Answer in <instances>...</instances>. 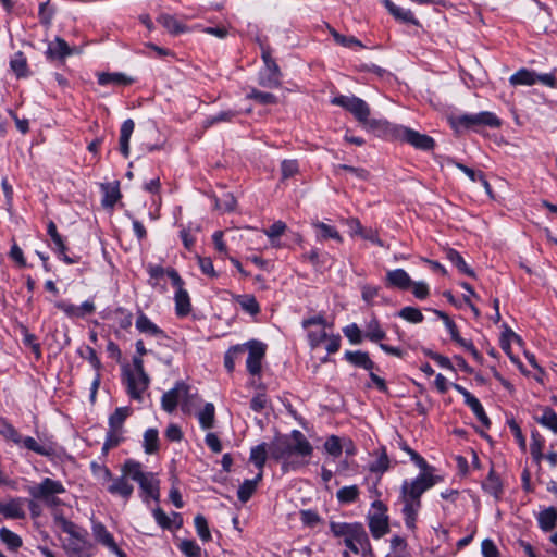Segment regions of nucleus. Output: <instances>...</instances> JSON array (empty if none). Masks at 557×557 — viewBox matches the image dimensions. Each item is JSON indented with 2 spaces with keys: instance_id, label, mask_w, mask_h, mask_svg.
Returning a JSON list of instances; mask_svg holds the SVG:
<instances>
[{
  "instance_id": "obj_32",
  "label": "nucleus",
  "mask_w": 557,
  "mask_h": 557,
  "mask_svg": "<svg viewBox=\"0 0 557 557\" xmlns=\"http://www.w3.org/2000/svg\"><path fill=\"white\" fill-rule=\"evenodd\" d=\"M539 525L543 531H550L556 527L557 511L555 508L549 507L540 512L537 517Z\"/></svg>"
},
{
  "instance_id": "obj_13",
  "label": "nucleus",
  "mask_w": 557,
  "mask_h": 557,
  "mask_svg": "<svg viewBox=\"0 0 557 557\" xmlns=\"http://www.w3.org/2000/svg\"><path fill=\"white\" fill-rule=\"evenodd\" d=\"M458 123L468 128L476 125H485L490 127L500 126V120L494 113L487 111L476 114H463L458 117Z\"/></svg>"
},
{
  "instance_id": "obj_22",
  "label": "nucleus",
  "mask_w": 557,
  "mask_h": 557,
  "mask_svg": "<svg viewBox=\"0 0 557 557\" xmlns=\"http://www.w3.org/2000/svg\"><path fill=\"white\" fill-rule=\"evenodd\" d=\"M387 11L397 20L403 23H408L418 26L419 21L414 17L413 13L401 7L396 5L391 0H383Z\"/></svg>"
},
{
  "instance_id": "obj_2",
  "label": "nucleus",
  "mask_w": 557,
  "mask_h": 557,
  "mask_svg": "<svg viewBox=\"0 0 557 557\" xmlns=\"http://www.w3.org/2000/svg\"><path fill=\"white\" fill-rule=\"evenodd\" d=\"M122 472L139 484L144 502L148 503L150 498L159 500V480L153 473L144 472L139 462L135 460L125 461L122 467Z\"/></svg>"
},
{
  "instance_id": "obj_42",
  "label": "nucleus",
  "mask_w": 557,
  "mask_h": 557,
  "mask_svg": "<svg viewBox=\"0 0 557 557\" xmlns=\"http://www.w3.org/2000/svg\"><path fill=\"white\" fill-rule=\"evenodd\" d=\"M102 190L104 193V196L102 198L103 207L112 208L121 197L119 187L106 184L102 185Z\"/></svg>"
},
{
  "instance_id": "obj_26",
  "label": "nucleus",
  "mask_w": 557,
  "mask_h": 557,
  "mask_svg": "<svg viewBox=\"0 0 557 557\" xmlns=\"http://www.w3.org/2000/svg\"><path fill=\"white\" fill-rule=\"evenodd\" d=\"M174 300L175 311L178 317H185L190 312L191 304L186 289L183 287L176 288Z\"/></svg>"
},
{
  "instance_id": "obj_40",
  "label": "nucleus",
  "mask_w": 557,
  "mask_h": 557,
  "mask_svg": "<svg viewBox=\"0 0 557 557\" xmlns=\"http://www.w3.org/2000/svg\"><path fill=\"white\" fill-rule=\"evenodd\" d=\"M447 256V259L458 268V270L469 276H474V272L472 269H470L468 267V264L466 263L465 259L461 257V255L454 250V249H449L446 253Z\"/></svg>"
},
{
  "instance_id": "obj_50",
  "label": "nucleus",
  "mask_w": 557,
  "mask_h": 557,
  "mask_svg": "<svg viewBox=\"0 0 557 557\" xmlns=\"http://www.w3.org/2000/svg\"><path fill=\"white\" fill-rule=\"evenodd\" d=\"M123 441V432L108 430L106 441L102 446V453L107 454L111 448L116 447Z\"/></svg>"
},
{
  "instance_id": "obj_55",
  "label": "nucleus",
  "mask_w": 557,
  "mask_h": 557,
  "mask_svg": "<svg viewBox=\"0 0 557 557\" xmlns=\"http://www.w3.org/2000/svg\"><path fill=\"white\" fill-rule=\"evenodd\" d=\"M245 347L240 345L233 346L230 348L224 356V366L228 372H232L235 367V358L238 354L244 352Z\"/></svg>"
},
{
  "instance_id": "obj_6",
  "label": "nucleus",
  "mask_w": 557,
  "mask_h": 557,
  "mask_svg": "<svg viewBox=\"0 0 557 557\" xmlns=\"http://www.w3.org/2000/svg\"><path fill=\"white\" fill-rule=\"evenodd\" d=\"M392 133L396 139L407 143L416 149L430 151L435 146V141L432 137L406 126L394 125L392 127Z\"/></svg>"
},
{
  "instance_id": "obj_10",
  "label": "nucleus",
  "mask_w": 557,
  "mask_h": 557,
  "mask_svg": "<svg viewBox=\"0 0 557 557\" xmlns=\"http://www.w3.org/2000/svg\"><path fill=\"white\" fill-rule=\"evenodd\" d=\"M399 500L403 505L401 513L407 529L414 531L418 513L422 507L421 499H414L407 493L400 491Z\"/></svg>"
},
{
  "instance_id": "obj_49",
  "label": "nucleus",
  "mask_w": 557,
  "mask_h": 557,
  "mask_svg": "<svg viewBox=\"0 0 557 557\" xmlns=\"http://www.w3.org/2000/svg\"><path fill=\"white\" fill-rule=\"evenodd\" d=\"M260 46H261V58L264 62L265 70L269 73H273L274 75H281V70L271 55L270 47L264 46L262 44Z\"/></svg>"
},
{
  "instance_id": "obj_21",
  "label": "nucleus",
  "mask_w": 557,
  "mask_h": 557,
  "mask_svg": "<svg viewBox=\"0 0 557 557\" xmlns=\"http://www.w3.org/2000/svg\"><path fill=\"white\" fill-rule=\"evenodd\" d=\"M72 53V48L61 37H57L53 41L49 42L46 52L47 57L53 60H63Z\"/></svg>"
},
{
  "instance_id": "obj_36",
  "label": "nucleus",
  "mask_w": 557,
  "mask_h": 557,
  "mask_svg": "<svg viewBox=\"0 0 557 557\" xmlns=\"http://www.w3.org/2000/svg\"><path fill=\"white\" fill-rule=\"evenodd\" d=\"M215 409L213 404L207 403L199 411L198 419L202 429H211L214 424Z\"/></svg>"
},
{
  "instance_id": "obj_24",
  "label": "nucleus",
  "mask_w": 557,
  "mask_h": 557,
  "mask_svg": "<svg viewBox=\"0 0 557 557\" xmlns=\"http://www.w3.org/2000/svg\"><path fill=\"white\" fill-rule=\"evenodd\" d=\"M134 121L127 119L123 122L120 131V151L127 158L129 156V139L134 132Z\"/></svg>"
},
{
  "instance_id": "obj_54",
  "label": "nucleus",
  "mask_w": 557,
  "mask_h": 557,
  "mask_svg": "<svg viewBox=\"0 0 557 557\" xmlns=\"http://www.w3.org/2000/svg\"><path fill=\"white\" fill-rule=\"evenodd\" d=\"M332 36H333L334 40L338 45H341L343 47H348V48L359 47V48H363V45L361 44V41L358 40L354 36H344V35H341L339 33H337L334 29L332 30Z\"/></svg>"
},
{
  "instance_id": "obj_61",
  "label": "nucleus",
  "mask_w": 557,
  "mask_h": 557,
  "mask_svg": "<svg viewBox=\"0 0 557 557\" xmlns=\"http://www.w3.org/2000/svg\"><path fill=\"white\" fill-rule=\"evenodd\" d=\"M325 450L334 456L338 457L342 454V445L339 438L335 435L330 436L324 443Z\"/></svg>"
},
{
  "instance_id": "obj_15",
  "label": "nucleus",
  "mask_w": 557,
  "mask_h": 557,
  "mask_svg": "<svg viewBox=\"0 0 557 557\" xmlns=\"http://www.w3.org/2000/svg\"><path fill=\"white\" fill-rule=\"evenodd\" d=\"M65 492L61 482L54 481L50 478L44 479L39 484L29 488V494L36 499H44L51 495H58Z\"/></svg>"
},
{
  "instance_id": "obj_29",
  "label": "nucleus",
  "mask_w": 557,
  "mask_h": 557,
  "mask_svg": "<svg viewBox=\"0 0 557 557\" xmlns=\"http://www.w3.org/2000/svg\"><path fill=\"white\" fill-rule=\"evenodd\" d=\"M132 410L129 407H119L109 417V429L123 432V425Z\"/></svg>"
},
{
  "instance_id": "obj_17",
  "label": "nucleus",
  "mask_w": 557,
  "mask_h": 557,
  "mask_svg": "<svg viewBox=\"0 0 557 557\" xmlns=\"http://www.w3.org/2000/svg\"><path fill=\"white\" fill-rule=\"evenodd\" d=\"M47 232L54 244V250L58 252L59 257L67 264L76 263L77 259L66 255L67 247L65 246L62 236L58 233L57 225L53 221H49Z\"/></svg>"
},
{
  "instance_id": "obj_48",
  "label": "nucleus",
  "mask_w": 557,
  "mask_h": 557,
  "mask_svg": "<svg viewBox=\"0 0 557 557\" xmlns=\"http://www.w3.org/2000/svg\"><path fill=\"white\" fill-rule=\"evenodd\" d=\"M159 436L156 429H148L144 434V448L147 454L158 450Z\"/></svg>"
},
{
  "instance_id": "obj_41",
  "label": "nucleus",
  "mask_w": 557,
  "mask_h": 557,
  "mask_svg": "<svg viewBox=\"0 0 557 557\" xmlns=\"http://www.w3.org/2000/svg\"><path fill=\"white\" fill-rule=\"evenodd\" d=\"M359 496V488L357 485L344 486L336 493L337 500L341 504H349L357 500Z\"/></svg>"
},
{
  "instance_id": "obj_11",
  "label": "nucleus",
  "mask_w": 557,
  "mask_h": 557,
  "mask_svg": "<svg viewBox=\"0 0 557 557\" xmlns=\"http://www.w3.org/2000/svg\"><path fill=\"white\" fill-rule=\"evenodd\" d=\"M124 375L126 379L128 395L133 399L140 400L143 393L149 385L148 375L146 372H132L131 370H125Z\"/></svg>"
},
{
  "instance_id": "obj_3",
  "label": "nucleus",
  "mask_w": 557,
  "mask_h": 557,
  "mask_svg": "<svg viewBox=\"0 0 557 557\" xmlns=\"http://www.w3.org/2000/svg\"><path fill=\"white\" fill-rule=\"evenodd\" d=\"M331 532L335 537L343 539L345 546L354 554L368 541V534L361 523L335 522L330 523Z\"/></svg>"
},
{
  "instance_id": "obj_38",
  "label": "nucleus",
  "mask_w": 557,
  "mask_h": 557,
  "mask_svg": "<svg viewBox=\"0 0 557 557\" xmlns=\"http://www.w3.org/2000/svg\"><path fill=\"white\" fill-rule=\"evenodd\" d=\"M535 420L543 426L557 433V413L549 407L543 409V413L536 417Z\"/></svg>"
},
{
  "instance_id": "obj_59",
  "label": "nucleus",
  "mask_w": 557,
  "mask_h": 557,
  "mask_svg": "<svg viewBox=\"0 0 557 557\" xmlns=\"http://www.w3.org/2000/svg\"><path fill=\"white\" fill-rule=\"evenodd\" d=\"M298 163L296 160H284L281 164L282 178L287 180L293 177L298 172Z\"/></svg>"
},
{
  "instance_id": "obj_28",
  "label": "nucleus",
  "mask_w": 557,
  "mask_h": 557,
  "mask_svg": "<svg viewBox=\"0 0 557 557\" xmlns=\"http://www.w3.org/2000/svg\"><path fill=\"white\" fill-rule=\"evenodd\" d=\"M158 23H160L168 32L172 35H178L188 30V27L181 22H178L174 16L170 14H161L158 17Z\"/></svg>"
},
{
  "instance_id": "obj_51",
  "label": "nucleus",
  "mask_w": 557,
  "mask_h": 557,
  "mask_svg": "<svg viewBox=\"0 0 557 557\" xmlns=\"http://www.w3.org/2000/svg\"><path fill=\"white\" fill-rule=\"evenodd\" d=\"M194 522H195V528H196L197 534L201 539V541H203V542L210 541L211 533H210V530L208 527L207 519L202 515H197L195 517Z\"/></svg>"
},
{
  "instance_id": "obj_30",
  "label": "nucleus",
  "mask_w": 557,
  "mask_h": 557,
  "mask_svg": "<svg viewBox=\"0 0 557 557\" xmlns=\"http://www.w3.org/2000/svg\"><path fill=\"white\" fill-rule=\"evenodd\" d=\"M100 85H121L126 86L133 83V79L122 73H100L98 74Z\"/></svg>"
},
{
  "instance_id": "obj_9",
  "label": "nucleus",
  "mask_w": 557,
  "mask_h": 557,
  "mask_svg": "<svg viewBox=\"0 0 557 557\" xmlns=\"http://www.w3.org/2000/svg\"><path fill=\"white\" fill-rule=\"evenodd\" d=\"M189 396V387L184 382H177L175 386L163 394L161 406L164 411L172 412L182 403V409L187 408V399Z\"/></svg>"
},
{
  "instance_id": "obj_37",
  "label": "nucleus",
  "mask_w": 557,
  "mask_h": 557,
  "mask_svg": "<svg viewBox=\"0 0 557 557\" xmlns=\"http://www.w3.org/2000/svg\"><path fill=\"white\" fill-rule=\"evenodd\" d=\"M236 302L242 307L246 312L256 315L260 312V306L252 295H238L236 297Z\"/></svg>"
},
{
  "instance_id": "obj_1",
  "label": "nucleus",
  "mask_w": 557,
  "mask_h": 557,
  "mask_svg": "<svg viewBox=\"0 0 557 557\" xmlns=\"http://www.w3.org/2000/svg\"><path fill=\"white\" fill-rule=\"evenodd\" d=\"M270 457L282 462L284 472L297 470L307 465L304 460L312 455L313 448L306 436L294 430L289 437H277L269 445Z\"/></svg>"
},
{
  "instance_id": "obj_33",
  "label": "nucleus",
  "mask_w": 557,
  "mask_h": 557,
  "mask_svg": "<svg viewBox=\"0 0 557 557\" xmlns=\"http://www.w3.org/2000/svg\"><path fill=\"white\" fill-rule=\"evenodd\" d=\"M509 82L511 85H527L532 86L536 83V74L533 71L521 69L510 76Z\"/></svg>"
},
{
  "instance_id": "obj_44",
  "label": "nucleus",
  "mask_w": 557,
  "mask_h": 557,
  "mask_svg": "<svg viewBox=\"0 0 557 557\" xmlns=\"http://www.w3.org/2000/svg\"><path fill=\"white\" fill-rule=\"evenodd\" d=\"M483 488L491 495L498 497L502 493V483L494 471H491L486 480L483 482Z\"/></svg>"
},
{
  "instance_id": "obj_4",
  "label": "nucleus",
  "mask_w": 557,
  "mask_h": 557,
  "mask_svg": "<svg viewBox=\"0 0 557 557\" xmlns=\"http://www.w3.org/2000/svg\"><path fill=\"white\" fill-rule=\"evenodd\" d=\"M331 102L332 104L339 106L350 112L355 119L363 125H368L371 128L379 125V121L369 119L371 113L370 107L361 98L341 95L334 97Z\"/></svg>"
},
{
  "instance_id": "obj_8",
  "label": "nucleus",
  "mask_w": 557,
  "mask_h": 557,
  "mask_svg": "<svg viewBox=\"0 0 557 557\" xmlns=\"http://www.w3.org/2000/svg\"><path fill=\"white\" fill-rule=\"evenodd\" d=\"M373 512L369 515V528L375 539H380L389 531L386 506L381 500L372 504Z\"/></svg>"
},
{
  "instance_id": "obj_57",
  "label": "nucleus",
  "mask_w": 557,
  "mask_h": 557,
  "mask_svg": "<svg viewBox=\"0 0 557 557\" xmlns=\"http://www.w3.org/2000/svg\"><path fill=\"white\" fill-rule=\"evenodd\" d=\"M236 199L232 194H224L221 198L215 199V208L222 211H232L235 209Z\"/></svg>"
},
{
  "instance_id": "obj_18",
  "label": "nucleus",
  "mask_w": 557,
  "mask_h": 557,
  "mask_svg": "<svg viewBox=\"0 0 557 557\" xmlns=\"http://www.w3.org/2000/svg\"><path fill=\"white\" fill-rule=\"evenodd\" d=\"M127 478L128 475H124L123 472L122 475L116 479L111 478L110 484L107 487L108 492L113 495H119L124 499H128L133 494L134 487L128 482Z\"/></svg>"
},
{
  "instance_id": "obj_63",
  "label": "nucleus",
  "mask_w": 557,
  "mask_h": 557,
  "mask_svg": "<svg viewBox=\"0 0 557 557\" xmlns=\"http://www.w3.org/2000/svg\"><path fill=\"white\" fill-rule=\"evenodd\" d=\"M114 314L119 319V325L121 329H128L132 326V323H133V315L129 311L123 309V308H117L114 312Z\"/></svg>"
},
{
  "instance_id": "obj_39",
  "label": "nucleus",
  "mask_w": 557,
  "mask_h": 557,
  "mask_svg": "<svg viewBox=\"0 0 557 557\" xmlns=\"http://www.w3.org/2000/svg\"><path fill=\"white\" fill-rule=\"evenodd\" d=\"M237 115L238 112L234 110L221 111L215 115L207 117L203 122V127L209 128L216 123L232 122Z\"/></svg>"
},
{
  "instance_id": "obj_7",
  "label": "nucleus",
  "mask_w": 557,
  "mask_h": 557,
  "mask_svg": "<svg viewBox=\"0 0 557 557\" xmlns=\"http://www.w3.org/2000/svg\"><path fill=\"white\" fill-rule=\"evenodd\" d=\"M437 482V476L430 472H421L413 480H405L400 490L414 499H421L422 494L433 487Z\"/></svg>"
},
{
  "instance_id": "obj_53",
  "label": "nucleus",
  "mask_w": 557,
  "mask_h": 557,
  "mask_svg": "<svg viewBox=\"0 0 557 557\" xmlns=\"http://www.w3.org/2000/svg\"><path fill=\"white\" fill-rule=\"evenodd\" d=\"M0 434L7 440L14 442L15 444H21L22 442V436L20 435L17 430L7 421H1Z\"/></svg>"
},
{
  "instance_id": "obj_60",
  "label": "nucleus",
  "mask_w": 557,
  "mask_h": 557,
  "mask_svg": "<svg viewBox=\"0 0 557 557\" xmlns=\"http://www.w3.org/2000/svg\"><path fill=\"white\" fill-rule=\"evenodd\" d=\"M435 313L443 320L447 331L449 332V334L451 336V339L453 341L459 339L460 335H459V332H458V329H457V325L455 324V322L453 320H450V318L445 312L435 310Z\"/></svg>"
},
{
  "instance_id": "obj_35",
  "label": "nucleus",
  "mask_w": 557,
  "mask_h": 557,
  "mask_svg": "<svg viewBox=\"0 0 557 557\" xmlns=\"http://www.w3.org/2000/svg\"><path fill=\"white\" fill-rule=\"evenodd\" d=\"M10 67L17 77H24L27 75V60L22 51L14 53L10 61Z\"/></svg>"
},
{
  "instance_id": "obj_47",
  "label": "nucleus",
  "mask_w": 557,
  "mask_h": 557,
  "mask_svg": "<svg viewBox=\"0 0 557 557\" xmlns=\"http://www.w3.org/2000/svg\"><path fill=\"white\" fill-rule=\"evenodd\" d=\"M0 539L10 549H17L22 546V539L7 528L0 529Z\"/></svg>"
},
{
  "instance_id": "obj_5",
  "label": "nucleus",
  "mask_w": 557,
  "mask_h": 557,
  "mask_svg": "<svg viewBox=\"0 0 557 557\" xmlns=\"http://www.w3.org/2000/svg\"><path fill=\"white\" fill-rule=\"evenodd\" d=\"M62 530L70 536L65 546L67 552L76 555H91L92 544L88 540L86 530L65 519L62 520Z\"/></svg>"
},
{
  "instance_id": "obj_27",
  "label": "nucleus",
  "mask_w": 557,
  "mask_h": 557,
  "mask_svg": "<svg viewBox=\"0 0 557 557\" xmlns=\"http://www.w3.org/2000/svg\"><path fill=\"white\" fill-rule=\"evenodd\" d=\"M0 513L11 519H23L25 517L23 504L20 499H12L7 504L0 505Z\"/></svg>"
},
{
  "instance_id": "obj_23",
  "label": "nucleus",
  "mask_w": 557,
  "mask_h": 557,
  "mask_svg": "<svg viewBox=\"0 0 557 557\" xmlns=\"http://www.w3.org/2000/svg\"><path fill=\"white\" fill-rule=\"evenodd\" d=\"M345 359L354 364L355 367L362 368L368 371H372L375 367L374 362L371 360L370 356L366 351L356 350V351H346Z\"/></svg>"
},
{
  "instance_id": "obj_46",
  "label": "nucleus",
  "mask_w": 557,
  "mask_h": 557,
  "mask_svg": "<svg viewBox=\"0 0 557 557\" xmlns=\"http://www.w3.org/2000/svg\"><path fill=\"white\" fill-rule=\"evenodd\" d=\"M248 99H252L260 104H275L277 103V97L271 92L260 91L256 88H252L251 91L247 95Z\"/></svg>"
},
{
  "instance_id": "obj_64",
  "label": "nucleus",
  "mask_w": 557,
  "mask_h": 557,
  "mask_svg": "<svg viewBox=\"0 0 557 557\" xmlns=\"http://www.w3.org/2000/svg\"><path fill=\"white\" fill-rule=\"evenodd\" d=\"M308 338L311 347H318L323 341L327 338L325 326L318 329L317 331H310Z\"/></svg>"
},
{
  "instance_id": "obj_45",
  "label": "nucleus",
  "mask_w": 557,
  "mask_h": 557,
  "mask_svg": "<svg viewBox=\"0 0 557 557\" xmlns=\"http://www.w3.org/2000/svg\"><path fill=\"white\" fill-rule=\"evenodd\" d=\"M389 468V459L385 449H381L377 457L369 466V470L374 473H383Z\"/></svg>"
},
{
  "instance_id": "obj_31",
  "label": "nucleus",
  "mask_w": 557,
  "mask_h": 557,
  "mask_svg": "<svg viewBox=\"0 0 557 557\" xmlns=\"http://www.w3.org/2000/svg\"><path fill=\"white\" fill-rule=\"evenodd\" d=\"M262 479V473H258L252 480H245L239 486L237 496L242 503H246L255 493L258 483Z\"/></svg>"
},
{
  "instance_id": "obj_16",
  "label": "nucleus",
  "mask_w": 557,
  "mask_h": 557,
  "mask_svg": "<svg viewBox=\"0 0 557 557\" xmlns=\"http://www.w3.org/2000/svg\"><path fill=\"white\" fill-rule=\"evenodd\" d=\"M92 533L96 541L107 546L112 553H114L119 557H126V554L119 548L112 534L107 530V528L102 523L94 522Z\"/></svg>"
},
{
  "instance_id": "obj_12",
  "label": "nucleus",
  "mask_w": 557,
  "mask_h": 557,
  "mask_svg": "<svg viewBox=\"0 0 557 557\" xmlns=\"http://www.w3.org/2000/svg\"><path fill=\"white\" fill-rule=\"evenodd\" d=\"M248 358L246 361L247 370L250 374L256 375L261 371V362L265 355V344L258 341L247 343Z\"/></svg>"
},
{
  "instance_id": "obj_34",
  "label": "nucleus",
  "mask_w": 557,
  "mask_h": 557,
  "mask_svg": "<svg viewBox=\"0 0 557 557\" xmlns=\"http://www.w3.org/2000/svg\"><path fill=\"white\" fill-rule=\"evenodd\" d=\"M313 227H315L320 233L318 235L319 239H329L332 238L338 243L343 242V237L337 232V230L329 224H325L320 221L312 222Z\"/></svg>"
},
{
  "instance_id": "obj_19",
  "label": "nucleus",
  "mask_w": 557,
  "mask_h": 557,
  "mask_svg": "<svg viewBox=\"0 0 557 557\" xmlns=\"http://www.w3.org/2000/svg\"><path fill=\"white\" fill-rule=\"evenodd\" d=\"M385 280L387 286L396 287L403 290L408 289L412 284V280L410 278L409 274L403 269L388 271L386 273Z\"/></svg>"
},
{
  "instance_id": "obj_56",
  "label": "nucleus",
  "mask_w": 557,
  "mask_h": 557,
  "mask_svg": "<svg viewBox=\"0 0 557 557\" xmlns=\"http://www.w3.org/2000/svg\"><path fill=\"white\" fill-rule=\"evenodd\" d=\"M180 548L187 557H201V548L195 541L184 540Z\"/></svg>"
},
{
  "instance_id": "obj_25",
  "label": "nucleus",
  "mask_w": 557,
  "mask_h": 557,
  "mask_svg": "<svg viewBox=\"0 0 557 557\" xmlns=\"http://www.w3.org/2000/svg\"><path fill=\"white\" fill-rule=\"evenodd\" d=\"M269 445L267 443H261L250 450L249 460L258 468L259 472L263 474V467L267 461L268 454H270Z\"/></svg>"
},
{
  "instance_id": "obj_58",
  "label": "nucleus",
  "mask_w": 557,
  "mask_h": 557,
  "mask_svg": "<svg viewBox=\"0 0 557 557\" xmlns=\"http://www.w3.org/2000/svg\"><path fill=\"white\" fill-rule=\"evenodd\" d=\"M91 471L92 474L101 482L107 483L111 481V472L110 470L102 465H99L97 462H91Z\"/></svg>"
},
{
  "instance_id": "obj_14",
  "label": "nucleus",
  "mask_w": 557,
  "mask_h": 557,
  "mask_svg": "<svg viewBox=\"0 0 557 557\" xmlns=\"http://www.w3.org/2000/svg\"><path fill=\"white\" fill-rule=\"evenodd\" d=\"M453 387L465 398V403L471 408L478 420L483 424L484 428L491 426V421L484 411L480 400L473 396L469 391L459 384H453Z\"/></svg>"
},
{
  "instance_id": "obj_62",
  "label": "nucleus",
  "mask_w": 557,
  "mask_h": 557,
  "mask_svg": "<svg viewBox=\"0 0 557 557\" xmlns=\"http://www.w3.org/2000/svg\"><path fill=\"white\" fill-rule=\"evenodd\" d=\"M300 520L305 525L313 528L321 521V518L313 510H301Z\"/></svg>"
},
{
  "instance_id": "obj_52",
  "label": "nucleus",
  "mask_w": 557,
  "mask_h": 557,
  "mask_svg": "<svg viewBox=\"0 0 557 557\" xmlns=\"http://www.w3.org/2000/svg\"><path fill=\"white\" fill-rule=\"evenodd\" d=\"M398 315L403 318L404 320L411 322V323H420L423 321V314L422 312L414 307H404L399 312Z\"/></svg>"
},
{
  "instance_id": "obj_43",
  "label": "nucleus",
  "mask_w": 557,
  "mask_h": 557,
  "mask_svg": "<svg viewBox=\"0 0 557 557\" xmlns=\"http://www.w3.org/2000/svg\"><path fill=\"white\" fill-rule=\"evenodd\" d=\"M386 333L381 329L380 323L376 319H372L366 327V337L372 342H379L384 339Z\"/></svg>"
},
{
  "instance_id": "obj_20",
  "label": "nucleus",
  "mask_w": 557,
  "mask_h": 557,
  "mask_svg": "<svg viewBox=\"0 0 557 557\" xmlns=\"http://www.w3.org/2000/svg\"><path fill=\"white\" fill-rule=\"evenodd\" d=\"M136 329L140 333L147 334L158 339L166 338L165 333L143 312H140L137 317Z\"/></svg>"
}]
</instances>
